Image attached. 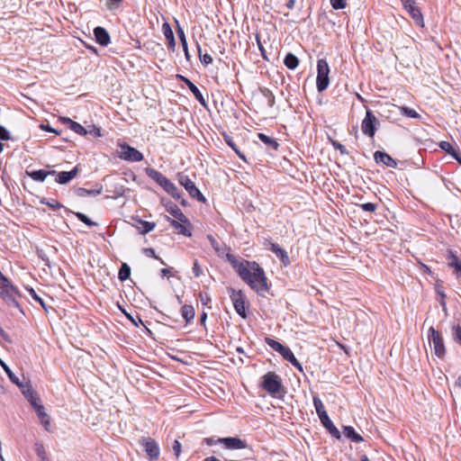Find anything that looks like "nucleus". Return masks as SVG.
I'll use <instances>...</instances> for the list:
<instances>
[{"instance_id": "1", "label": "nucleus", "mask_w": 461, "mask_h": 461, "mask_svg": "<svg viewBox=\"0 0 461 461\" xmlns=\"http://www.w3.org/2000/svg\"><path fill=\"white\" fill-rule=\"evenodd\" d=\"M227 260L231 265L239 276L256 291L260 296H264L270 286L264 269L255 261H240L234 255L227 254Z\"/></svg>"}, {"instance_id": "2", "label": "nucleus", "mask_w": 461, "mask_h": 461, "mask_svg": "<svg viewBox=\"0 0 461 461\" xmlns=\"http://www.w3.org/2000/svg\"><path fill=\"white\" fill-rule=\"evenodd\" d=\"M146 175L161 186L165 192L171 195L175 200L181 198V192L176 185L171 182L166 176L153 167L145 169Z\"/></svg>"}, {"instance_id": "3", "label": "nucleus", "mask_w": 461, "mask_h": 461, "mask_svg": "<svg viewBox=\"0 0 461 461\" xmlns=\"http://www.w3.org/2000/svg\"><path fill=\"white\" fill-rule=\"evenodd\" d=\"M312 400L315 411L322 426L330 432L332 437L336 438L337 439H340L341 434L339 430L335 427L331 420L329 418L321 400L317 395L313 396Z\"/></svg>"}, {"instance_id": "4", "label": "nucleus", "mask_w": 461, "mask_h": 461, "mask_svg": "<svg viewBox=\"0 0 461 461\" xmlns=\"http://www.w3.org/2000/svg\"><path fill=\"white\" fill-rule=\"evenodd\" d=\"M261 386L270 394L284 393L280 376L275 372H268L262 376Z\"/></svg>"}, {"instance_id": "5", "label": "nucleus", "mask_w": 461, "mask_h": 461, "mask_svg": "<svg viewBox=\"0 0 461 461\" xmlns=\"http://www.w3.org/2000/svg\"><path fill=\"white\" fill-rule=\"evenodd\" d=\"M330 67L328 62L321 59L317 61V78H316V86L318 92H323L326 90L330 84Z\"/></svg>"}, {"instance_id": "6", "label": "nucleus", "mask_w": 461, "mask_h": 461, "mask_svg": "<svg viewBox=\"0 0 461 461\" xmlns=\"http://www.w3.org/2000/svg\"><path fill=\"white\" fill-rule=\"evenodd\" d=\"M176 177L178 183L185 187L192 198L203 203L206 201L203 194L196 187L195 184L189 178L187 175H185L184 173H178Z\"/></svg>"}, {"instance_id": "7", "label": "nucleus", "mask_w": 461, "mask_h": 461, "mask_svg": "<svg viewBox=\"0 0 461 461\" xmlns=\"http://www.w3.org/2000/svg\"><path fill=\"white\" fill-rule=\"evenodd\" d=\"M228 292L230 297V300L233 303V307L236 312L242 318H247L246 312V296L241 290L236 291L232 287L228 288Z\"/></svg>"}, {"instance_id": "8", "label": "nucleus", "mask_w": 461, "mask_h": 461, "mask_svg": "<svg viewBox=\"0 0 461 461\" xmlns=\"http://www.w3.org/2000/svg\"><path fill=\"white\" fill-rule=\"evenodd\" d=\"M118 147L121 149L118 151V157L128 162H140L143 159V154L137 149L130 146L126 142H119Z\"/></svg>"}, {"instance_id": "9", "label": "nucleus", "mask_w": 461, "mask_h": 461, "mask_svg": "<svg viewBox=\"0 0 461 461\" xmlns=\"http://www.w3.org/2000/svg\"><path fill=\"white\" fill-rule=\"evenodd\" d=\"M428 339L432 343L435 355L443 358L446 355V348L442 335L433 327H430L428 331Z\"/></svg>"}, {"instance_id": "10", "label": "nucleus", "mask_w": 461, "mask_h": 461, "mask_svg": "<svg viewBox=\"0 0 461 461\" xmlns=\"http://www.w3.org/2000/svg\"><path fill=\"white\" fill-rule=\"evenodd\" d=\"M380 125L379 121L375 116L373 112L369 109L366 110V116L362 121L361 123V131L362 132L370 137L374 138L375 131L377 130V127Z\"/></svg>"}, {"instance_id": "11", "label": "nucleus", "mask_w": 461, "mask_h": 461, "mask_svg": "<svg viewBox=\"0 0 461 461\" xmlns=\"http://www.w3.org/2000/svg\"><path fill=\"white\" fill-rule=\"evenodd\" d=\"M140 443L150 461L158 460L160 454L158 444L151 438H141Z\"/></svg>"}, {"instance_id": "12", "label": "nucleus", "mask_w": 461, "mask_h": 461, "mask_svg": "<svg viewBox=\"0 0 461 461\" xmlns=\"http://www.w3.org/2000/svg\"><path fill=\"white\" fill-rule=\"evenodd\" d=\"M23 396L27 399V401L31 403V405L35 410L37 406H41V404L39 402V397L34 390L32 388V385L27 384H23L22 382L17 385Z\"/></svg>"}, {"instance_id": "13", "label": "nucleus", "mask_w": 461, "mask_h": 461, "mask_svg": "<svg viewBox=\"0 0 461 461\" xmlns=\"http://www.w3.org/2000/svg\"><path fill=\"white\" fill-rule=\"evenodd\" d=\"M220 444L226 449H243L247 447V443L236 437L218 438Z\"/></svg>"}, {"instance_id": "14", "label": "nucleus", "mask_w": 461, "mask_h": 461, "mask_svg": "<svg viewBox=\"0 0 461 461\" xmlns=\"http://www.w3.org/2000/svg\"><path fill=\"white\" fill-rule=\"evenodd\" d=\"M176 77L178 79H180L187 86V87L190 89V91L194 95L195 99L199 102V104L203 107H206V101L199 88L186 77L182 75H177Z\"/></svg>"}, {"instance_id": "15", "label": "nucleus", "mask_w": 461, "mask_h": 461, "mask_svg": "<svg viewBox=\"0 0 461 461\" xmlns=\"http://www.w3.org/2000/svg\"><path fill=\"white\" fill-rule=\"evenodd\" d=\"M374 159L377 164H383L388 167L395 168L397 161L384 151L377 150L374 153Z\"/></svg>"}, {"instance_id": "16", "label": "nucleus", "mask_w": 461, "mask_h": 461, "mask_svg": "<svg viewBox=\"0 0 461 461\" xmlns=\"http://www.w3.org/2000/svg\"><path fill=\"white\" fill-rule=\"evenodd\" d=\"M268 249L273 252L276 258L281 261L282 265L287 267L290 265V258L287 252L282 249L278 244L274 242H269Z\"/></svg>"}, {"instance_id": "17", "label": "nucleus", "mask_w": 461, "mask_h": 461, "mask_svg": "<svg viewBox=\"0 0 461 461\" xmlns=\"http://www.w3.org/2000/svg\"><path fill=\"white\" fill-rule=\"evenodd\" d=\"M79 172V167L76 166L70 171H61L57 174L55 181L60 185H66L77 176Z\"/></svg>"}, {"instance_id": "18", "label": "nucleus", "mask_w": 461, "mask_h": 461, "mask_svg": "<svg viewBox=\"0 0 461 461\" xmlns=\"http://www.w3.org/2000/svg\"><path fill=\"white\" fill-rule=\"evenodd\" d=\"M41 425L43 426L44 429L48 432H51V426L50 421L51 418L50 416L45 411V408L43 405L37 406L34 410Z\"/></svg>"}, {"instance_id": "19", "label": "nucleus", "mask_w": 461, "mask_h": 461, "mask_svg": "<svg viewBox=\"0 0 461 461\" xmlns=\"http://www.w3.org/2000/svg\"><path fill=\"white\" fill-rule=\"evenodd\" d=\"M94 35L96 42L101 46H107L110 43V35L104 28L101 26L95 27L94 29Z\"/></svg>"}, {"instance_id": "20", "label": "nucleus", "mask_w": 461, "mask_h": 461, "mask_svg": "<svg viewBox=\"0 0 461 461\" xmlns=\"http://www.w3.org/2000/svg\"><path fill=\"white\" fill-rule=\"evenodd\" d=\"M103 192V185L96 184L95 185V188L92 189H86L84 187H78L75 190V193L79 197H86V196H96L101 194Z\"/></svg>"}, {"instance_id": "21", "label": "nucleus", "mask_w": 461, "mask_h": 461, "mask_svg": "<svg viewBox=\"0 0 461 461\" xmlns=\"http://www.w3.org/2000/svg\"><path fill=\"white\" fill-rule=\"evenodd\" d=\"M176 25H177V27H176V33H177V36H178L179 41L181 42V45L183 47V50L185 52V57L187 61H190L191 60V55H190L189 50H188V46H187V41H186L185 31L180 26V24L178 23L177 21H176Z\"/></svg>"}, {"instance_id": "22", "label": "nucleus", "mask_w": 461, "mask_h": 461, "mask_svg": "<svg viewBox=\"0 0 461 461\" xmlns=\"http://www.w3.org/2000/svg\"><path fill=\"white\" fill-rule=\"evenodd\" d=\"M408 13L411 14V18L414 20L416 24L418 25H423V16L420 11V9L416 6L415 4H411V5H404L403 6Z\"/></svg>"}, {"instance_id": "23", "label": "nucleus", "mask_w": 461, "mask_h": 461, "mask_svg": "<svg viewBox=\"0 0 461 461\" xmlns=\"http://www.w3.org/2000/svg\"><path fill=\"white\" fill-rule=\"evenodd\" d=\"M62 121L65 124L68 126V128L73 131L74 132L81 135L86 136L88 133V131H86L80 123L74 122L70 118H62Z\"/></svg>"}, {"instance_id": "24", "label": "nucleus", "mask_w": 461, "mask_h": 461, "mask_svg": "<svg viewBox=\"0 0 461 461\" xmlns=\"http://www.w3.org/2000/svg\"><path fill=\"white\" fill-rule=\"evenodd\" d=\"M167 211L180 222H188V219L176 204L170 203L168 205H167Z\"/></svg>"}, {"instance_id": "25", "label": "nucleus", "mask_w": 461, "mask_h": 461, "mask_svg": "<svg viewBox=\"0 0 461 461\" xmlns=\"http://www.w3.org/2000/svg\"><path fill=\"white\" fill-rule=\"evenodd\" d=\"M343 434L347 438L350 439L355 443H359L364 440L363 437L360 434H358L351 426H344Z\"/></svg>"}, {"instance_id": "26", "label": "nucleus", "mask_w": 461, "mask_h": 461, "mask_svg": "<svg viewBox=\"0 0 461 461\" xmlns=\"http://www.w3.org/2000/svg\"><path fill=\"white\" fill-rule=\"evenodd\" d=\"M448 266L455 269L456 273L461 277V260L451 250L447 255Z\"/></svg>"}, {"instance_id": "27", "label": "nucleus", "mask_w": 461, "mask_h": 461, "mask_svg": "<svg viewBox=\"0 0 461 461\" xmlns=\"http://www.w3.org/2000/svg\"><path fill=\"white\" fill-rule=\"evenodd\" d=\"M258 138L267 147L277 150L279 147V143L277 140L270 136H267L265 133L259 132L258 133Z\"/></svg>"}, {"instance_id": "28", "label": "nucleus", "mask_w": 461, "mask_h": 461, "mask_svg": "<svg viewBox=\"0 0 461 461\" xmlns=\"http://www.w3.org/2000/svg\"><path fill=\"white\" fill-rule=\"evenodd\" d=\"M181 315L185 319L186 324L190 323L194 318V309L192 305L185 304L181 307Z\"/></svg>"}, {"instance_id": "29", "label": "nucleus", "mask_w": 461, "mask_h": 461, "mask_svg": "<svg viewBox=\"0 0 461 461\" xmlns=\"http://www.w3.org/2000/svg\"><path fill=\"white\" fill-rule=\"evenodd\" d=\"M167 219L170 222V225L174 229H176L178 231V233L186 237H190L192 235L190 230H188L186 227L182 224L183 222H180L178 220H174L169 217H167Z\"/></svg>"}, {"instance_id": "30", "label": "nucleus", "mask_w": 461, "mask_h": 461, "mask_svg": "<svg viewBox=\"0 0 461 461\" xmlns=\"http://www.w3.org/2000/svg\"><path fill=\"white\" fill-rule=\"evenodd\" d=\"M26 175L29 176L32 180L41 183L49 176V173H47V171L44 169L32 171L26 170Z\"/></svg>"}, {"instance_id": "31", "label": "nucleus", "mask_w": 461, "mask_h": 461, "mask_svg": "<svg viewBox=\"0 0 461 461\" xmlns=\"http://www.w3.org/2000/svg\"><path fill=\"white\" fill-rule=\"evenodd\" d=\"M439 148L446 151L447 154L451 155L455 159L461 161V158L456 149L448 142V141H440Z\"/></svg>"}, {"instance_id": "32", "label": "nucleus", "mask_w": 461, "mask_h": 461, "mask_svg": "<svg viewBox=\"0 0 461 461\" xmlns=\"http://www.w3.org/2000/svg\"><path fill=\"white\" fill-rule=\"evenodd\" d=\"M284 64L288 69H295L299 65V59L293 53L289 52L284 59Z\"/></svg>"}, {"instance_id": "33", "label": "nucleus", "mask_w": 461, "mask_h": 461, "mask_svg": "<svg viewBox=\"0 0 461 461\" xmlns=\"http://www.w3.org/2000/svg\"><path fill=\"white\" fill-rule=\"evenodd\" d=\"M0 366L3 367V369L5 370L12 383H14L16 385H18L21 383L19 378L12 372L11 368L1 358Z\"/></svg>"}, {"instance_id": "34", "label": "nucleus", "mask_w": 461, "mask_h": 461, "mask_svg": "<svg viewBox=\"0 0 461 461\" xmlns=\"http://www.w3.org/2000/svg\"><path fill=\"white\" fill-rule=\"evenodd\" d=\"M131 276V267L126 263H122L118 273L120 281H126Z\"/></svg>"}, {"instance_id": "35", "label": "nucleus", "mask_w": 461, "mask_h": 461, "mask_svg": "<svg viewBox=\"0 0 461 461\" xmlns=\"http://www.w3.org/2000/svg\"><path fill=\"white\" fill-rule=\"evenodd\" d=\"M400 113L403 116L413 118V119H420V115L413 109L408 106H400L399 107Z\"/></svg>"}, {"instance_id": "36", "label": "nucleus", "mask_w": 461, "mask_h": 461, "mask_svg": "<svg viewBox=\"0 0 461 461\" xmlns=\"http://www.w3.org/2000/svg\"><path fill=\"white\" fill-rule=\"evenodd\" d=\"M266 343L275 351L281 354L283 350L286 348V346H284L280 342L271 339V338H266L265 339Z\"/></svg>"}, {"instance_id": "37", "label": "nucleus", "mask_w": 461, "mask_h": 461, "mask_svg": "<svg viewBox=\"0 0 461 461\" xmlns=\"http://www.w3.org/2000/svg\"><path fill=\"white\" fill-rule=\"evenodd\" d=\"M73 213L76 215V217L80 221L84 222L88 227H94V226L97 225V223L95 221H93L87 215H86L83 212H73Z\"/></svg>"}, {"instance_id": "38", "label": "nucleus", "mask_w": 461, "mask_h": 461, "mask_svg": "<svg viewBox=\"0 0 461 461\" xmlns=\"http://www.w3.org/2000/svg\"><path fill=\"white\" fill-rule=\"evenodd\" d=\"M40 203L41 204H46L47 206L53 210H59L63 207V205L55 199L48 200L47 198H42L41 199Z\"/></svg>"}, {"instance_id": "39", "label": "nucleus", "mask_w": 461, "mask_h": 461, "mask_svg": "<svg viewBox=\"0 0 461 461\" xmlns=\"http://www.w3.org/2000/svg\"><path fill=\"white\" fill-rule=\"evenodd\" d=\"M34 450L37 456L41 458V460H45L48 457L45 451V447L42 443L36 442L34 444Z\"/></svg>"}, {"instance_id": "40", "label": "nucleus", "mask_w": 461, "mask_h": 461, "mask_svg": "<svg viewBox=\"0 0 461 461\" xmlns=\"http://www.w3.org/2000/svg\"><path fill=\"white\" fill-rule=\"evenodd\" d=\"M197 50H198V56H199L200 61L203 65L208 66L209 64L212 63V58L211 57V55H209L207 53L202 54V50L198 43H197Z\"/></svg>"}, {"instance_id": "41", "label": "nucleus", "mask_w": 461, "mask_h": 461, "mask_svg": "<svg viewBox=\"0 0 461 461\" xmlns=\"http://www.w3.org/2000/svg\"><path fill=\"white\" fill-rule=\"evenodd\" d=\"M140 223L141 224L140 233L147 234L154 230L156 224L151 221H146L143 220H140Z\"/></svg>"}, {"instance_id": "42", "label": "nucleus", "mask_w": 461, "mask_h": 461, "mask_svg": "<svg viewBox=\"0 0 461 461\" xmlns=\"http://www.w3.org/2000/svg\"><path fill=\"white\" fill-rule=\"evenodd\" d=\"M262 95L267 99L268 106L273 107L275 104V95L268 88L260 89Z\"/></svg>"}, {"instance_id": "43", "label": "nucleus", "mask_w": 461, "mask_h": 461, "mask_svg": "<svg viewBox=\"0 0 461 461\" xmlns=\"http://www.w3.org/2000/svg\"><path fill=\"white\" fill-rule=\"evenodd\" d=\"M162 32H163V34H164L166 40L175 38L172 28H171L170 24L167 22L162 24Z\"/></svg>"}, {"instance_id": "44", "label": "nucleus", "mask_w": 461, "mask_h": 461, "mask_svg": "<svg viewBox=\"0 0 461 461\" xmlns=\"http://www.w3.org/2000/svg\"><path fill=\"white\" fill-rule=\"evenodd\" d=\"M142 252L145 256H147L149 258H153L158 260L162 265H165L164 260L156 255V252L152 248H144L142 249Z\"/></svg>"}, {"instance_id": "45", "label": "nucleus", "mask_w": 461, "mask_h": 461, "mask_svg": "<svg viewBox=\"0 0 461 461\" xmlns=\"http://www.w3.org/2000/svg\"><path fill=\"white\" fill-rule=\"evenodd\" d=\"M284 359H285L286 361H288L290 364H292V362H294L296 357H294V353L292 352V350L286 347L283 352H281L280 354Z\"/></svg>"}, {"instance_id": "46", "label": "nucleus", "mask_w": 461, "mask_h": 461, "mask_svg": "<svg viewBox=\"0 0 461 461\" xmlns=\"http://www.w3.org/2000/svg\"><path fill=\"white\" fill-rule=\"evenodd\" d=\"M453 339L461 346V327L459 325L452 328Z\"/></svg>"}, {"instance_id": "47", "label": "nucleus", "mask_w": 461, "mask_h": 461, "mask_svg": "<svg viewBox=\"0 0 461 461\" xmlns=\"http://www.w3.org/2000/svg\"><path fill=\"white\" fill-rule=\"evenodd\" d=\"M207 239L208 240L210 241V244L211 246L212 247V249L217 252V253H220L222 249H221V246L220 244V242H218L216 240V239L212 236V235H208L207 236Z\"/></svg>"}, {"instance_id": "48", "label": "nucleus", "mask_w": 461, "mask_h": 461, "mask_svg": "<svg viewBox=\"0 0 461 461\" xmlns=\"http://www.w3.org/2000/svg\"><path fill=\"white\" fill-rule=\"evenodd\" d=\"M333 9L340 10L346 7L347 0H330Z\"/></svg>"}, {"instance_id": "49", "label": "nucleus", "mask_w": 461, "mask_h": 461, "mask_svg": "<svg viewBox=\"0 0 461 461\" xmlns=\"http://www.w3.org/2000/svg\"><path fill=\"white\" fill-rule=\"evenodd\" d=\"M122 2V0H106L105 5L108 10L113 11L120 7Z\"/></svg>"}, {"instance_id": "50", "label": "nucleus", "mask_w": 461, "mask_h": 461, "mask_svg": "<svg viewBox=\"0 0 461 461\" xmlns=\"http://www.w3.org/2000/svg\"><path fill=\"white\" fill-rule=\"evenodd\" d=\"M28 291H29V294L32 296V298L35 302L39 303L44 309H46V305H45L43 299L37 294V293L34 291V289L30 288Z\"/></svg>"}, {"instance_id": "51", "label": "nucleus", "mask_w": 461, "mask_h": 461, "mask_svg": "<svg viewBox=\"0 0 461 461\" xmlns=\"http://www.w3.org/2000/svg\"><path fill=\"white\" fill-rule=\"evenodd\" d=\"M363 211L365 212H374L376 208H377V205L374 203H361L358 205Z\"/></svg>"}, {"instance_id": "52", "label": "nucleus", "mask_w": 461, "mask_h": 461, "mask_svg": "<svg viewBox=\"0 0 461 461\" xmlns=\"http://www.w3.org/2000/svg\"><path fill=\"white\" fill-rule=\"evenodd\" d=\"M332 146H333V148H334L336 150H339V153H340L341 155H348V152L347 149H346V148H345V146H344V145H342L341 143H339V142H338V141L333 140V141H332Z\"/></svg>"}, {"instance_id": "53", "label": "nucleus", "mask_w": 461, "mask_h": 461, "mask_svg": "<svg viewBox=\"0 0 461 461\" xmlns=\"http://www.w3.org/2000/svg\"><path fill=\"white\" fill-rule=\"evenodd\" d=\"M193 273H194L195 277H199V276H201L203 275V268L199 265L197 260H194V262Z\"/></svg>"}, {"instance_id": "54", "label": "nucleus", "mask_w": 461, "mask_h": 461, "mask_svg": "<svg viewBox=\"0 0 461 461\" xmlns=\"http://www.w3.org/2000/svg\"><path fill=\"white\" fill-rule=\"evenodd\" d=\"M11 135L7 129L2 125H0V140H10Z\"/></svg>"}, {"instance_id": "55", "label": "nucleus", "mask_w": 461, "mask_h": 461, "mask_svg": "<svg viewBox=\"0 0 461 461\" xmlns=\"http://www.w3.org/2000/svg\"><path fill=\"white\" fill-rule=\"evenodd\" d=\"M181 443L177 439L174 440L172 449L176 457H178L181 454Z\"/></svg>"}, {"instance_id": "56", "label": "nucleus", "mask_w": 461, "mask_h": 461, "mask_svg": "<svg viewBox=\"0 0 461 461\" xmlns=\"http://www.w3.org/2000/svg\"><path fill=\"white\" fill-rule=\"evenodd\" d=\"M199 297H200L201 303L203 305H206V304H208L211 302V297L206 293H200L199 294Z\"/></svg>"}, {"instance_id": "57", "label": "nucleus", "mask_w": 461, "mask_h": 461, "mask_svg": "<svg viewBox=\"0 0 461 461\" xmlns=\"http://www.w3.org/2000/svg\"><path fill=\"white\" fill-rule=\"evenodd\" d=\"M203 441L208 446H214V445L220 444V441H218V438L215 439L214 438H203Z\"/></svg>"}, {"instance_id": "58", "label": "nucleus", "mask_w": 461, "mask_h": 461, "mask_svg": "<svg viewBox=\"0 0 461 461\" xmlns=\"http://www.w3.org/2000/svg\"><path fill=\"white\" fill-rule=\"evenodd\" d=\"M435 290H436L437 294L440 296V299H446V294H445L443 286L436 285Z\"/></svg>"}, {"instance_id": "59", "label": "nucleus", "mask_w": 461, "mask_h": 461, "mask_svg": "<svg viewBox=\"0 0 461 461\" xmlns=\"http://www.w3.org/2000/svg\"><path fill=\"white\" fill-rule=\"evenodd\" d=\"M41 128L45 131L59 134V132L57 130L53 129L50 124H41Z\"/></svg>"}, {"instance_id": "60", "label": "nucleus", "mask_w": 461, "mask_h": 461, "mask_svg": "<svg viewBox=\"0 0 461 461\" xmlns=\"http://www.w3.org/2000/svg\"><path fill=\"white\" fill-rule=\"evenodd\" d=\"M292 366H294L299 372H303V366L301 365V363L297 360V358L292 362L291 364Z\"/></svg>"}, {"instance_id": "61", "label": "nucleus", "mask_w": 461, "mask_h": 461, "mask_svg": "<svg viewBox=\"0 0 461 461\" xmlns=\"http://www.w3.org/2000/svg\"><path fill=\"white\" fill-rule=\"evenodd\" d=\"M167 47L168 49H170L171 50H175V48H176V41H175V38L173 39H169V40H167Z\"/></svg>"}, {"instance_id": "62", "label": "nucleus", "mask_w": 461, "mask_h": 461, "mask_svg": "<svg viewBox=\"0 0 461 461\" xmlns=\"http://www.w3.org/2000/svg\"><path fill=\"white\" fill-rule=\"evenodd\" d=\"M88 133H90V134H94V135H95V136H96V137H100V136H101V131H100V129H99V128H96V127H95V126H93V129H92L90 131H88Z\"/></svg>"}, {"instance_id": "63", "label": "nucleus", "mask_w": 461, "mask_h": 461, "mask_svg": "<svg viewBox=\"0 0 461 461\" xmlns=\"http://www.w3.org/2000/svg\"><path fill=\"white\" fill-rule=\"evenodd\" d=\"M206 320H207V313L205 312H203L202 314L200 315V319H199L200 324L205 325Z\"/></svg>"}, {"instance_id": "64", "label": "nucleus", "mask_w": 461, "mask_h": 461, "mask_svg": "<svg viewBox=\"0 0 461 461\" xmlns=\"http://www.w3.org/2000/svg\"><path fill=\"white\" fill-rule=\"evenodd\" d=\"M226 140V143L234 150L235 149H237L238 147L236 146V144L233 142V140L230 139V138H226L225 139Z\"/></svg>"}]
</instances>
